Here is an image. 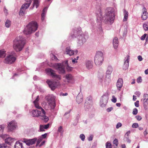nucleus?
I'll return each instance as SVG.
<instances>
[{
	"mask_svg": "<svg viewBox=\"0 0 148 148\" xmlns=\"http://www.w3.org/2000/svg\"><path fill=\"white\" fill-rule=\"evenodd\" d=\"M43 139L40 137L39 136L37 141L36 145H38L42 141Z\"/></svg>",
	"mask_w": 148,
	"mask_h": 148,
	"instance_id": "obj_44",
	"label": "nucleus"
},
{
	"mask_svg": "<svg viewBox=\"0 0 148 148\" xmlns=\"http://www.w3.org/2000/svg\"><path fill=\"white\" fill-rule=\"evenodd\" d=\"M63 63H55L53 65V67L57 70L59 73L63 74L65 73V66Z\"/></svg>",
	"mask_w": 148,
	"mask_h": 148,
	"instance_id": "obj_8",
	"label": "nucleus"
},
{
	"mask_svg": "<svg viewBox=\"0 0 148 148\" xmlns=\"http://www.w3.org/2000/svg\"><path fill=\"white\" fill-rule=\"evenodd\" d=\"M78 52L77 50L75 51L72 50L70 47H67L66 49L65 53L69 55L70 56H71L74 54H77Z\"/></svg>",
	"mask_w": 148,
	"mask_h": 148,
	"instance_id": "obj_18",
	"label": "nucleus"
},
{
	"mask_svg": "<svg viewBox=\"0 0 148 148\" xmlns=\"http://www.w3.org/2000/svg\"><path fill=\"white\" fill-rule=\"evenodd\" d=\"M129 60L128 59L125 60L124 65L123 67V69L124 70L127 69L129 66Z\"/></svg>",
	"mask_w": 148,
	"mask_h": 148,
	"instance_id": "obj_27",
	"label": "nucleus"
},
{
	"mask_svg": "<svg viewBox=\"0 0 148 148\" xmlns=\"http://www.w3.org/2000/svg\"><path fill=\"white\" fill-rule=\"evenodd\" d=\"M45 99L49 102V106L50 107L51 109L53 110L56 106L54 96L52 95H49L45 97Z\"/></svg>",
	"mask_w": 148,
	"mask_h": 148,
	"instance_id": "obj_7",
	"label": "nucleus"
},
{
	"mask_svg": "<svg viewBox=\"0 0 148 148\" xmlns=\"http://www.w3.org/2000/svg\"><path fill=\"white\" fill-rule=\"evenodd\" d=\"M113 143L116 146H117L118 145V140L117 139H115L113 141Z\"/></svg>",
	"mask_w": 148,
	"mask_h": 148,
	"instance_id": "obj_47",
	"label": "nucleus"
},
{
	"mask_svg": "<svg viewBox=\"0 0 148 148\" xmlns=\"http://www.w3.org/2000/svg\"><path fill=\"white\" fill-rule=\"evenodd\" d=\"M46 82L52 90H53L56 89V82L48 79Z\"/></svg>",
	"mask_w": 148,
	"mask_h": 148,
	"instance_id": "obj_16",
	"label": "nucleus"
},
{
	"mask_svg": "<svg viewBox=\"0 0 148 148\" xmlns=\"http://www.w3.org/2000/svg\"><path fill=\"white\" fill-rule=\"evenodd\" d=\"M50 56L51 59L53 60H58L56 57L53 54L51 55Z\"/></svg>",
	"mask_w": 148,
	"mask_h": 148,
	"instance_id": "obj_39",
	"label": "nucleus"
},
{
	"mask_svg": "<svg viewBox=\"0 0 148 148\" xmlns=\"http://www.w3.org/2000/svg\"><path fill=\"white\" fill-rule=\"evenodd\" d=\"M5 52L4 50H0V58H3L5 56Z\"/></svg>",
	"mask_w": 148,
	"mask_h": 148,
	"instance_id": "obj_30",
	"label": "nucleus"
},
{
	"mask_svg": "<svg viewBox=\"0 0 148 148\" xmlns=\"http://www.w3.org/2000/svg\"><path fill=\"white\" fill-rule=\"evenodd\" d=\"M93 136L92 135H90L88 138V141H90L92 140Z\"/></svg>",
	"mask_w": 148,
	"mask_h": 148,
	"instance_id": "obj_54",
	"label": "nucleus"
},
{
	"mask_svg": "<svg viewBox=\"0 0 148 148\" xmlns=\"http://www.w3.org/2000/svg\"><path fill=\"white\" fill-rule=\"evenodd\" d=\"M143 98L141 99V101L143 100V102L145 103L147 102L148 99V94H145L143 96Z\"/></svg>",
	"mask_w": 148,
	"mask_h": 148,
	"instance_id": "obj_32",
	"label": "nucleus"
},
{
	"mask_svg": "<svg viewBox=\"0 0 148 148\" xmlns=\"http://www.w3.org/2000/svg\"><path fill=\"white\" fill-rule=\"evenodd\" d=\"M132 127L133 128H137L138 127V125L137 123H134L133 124Z\"/></svg>",
	"mask_w": 148,
	"mask_h": 148,
	"instance_id": "obj_46",
	"label": "nucleus"
},
{
	"mask_svg": "<svg viewBox=\"0 0 148 148\" xmlns=\"http://www.w3.org/2000/svg\"><path fill=\"white\" fill-rule=\"evenodd\" d=\"M147 35V34H144L141 37V39L142 40H144L145 39V38L146 37V36Z\"/></svg>",
	"mask_w": 148,
	"mask_h": 148,
	"instance_id": "obj_57",
	"label": "nucleus"
},
{
	"mask_svg": "<svg viewBox=\"0 0 148 148\" xmlns=\"http://www.w3.org/2000/svg\"><path fill=\"white\" fill-rule=\"evenodd\" d=\"M76 101L78 103H80L83 101V96L80 92L78 94L76 97Z\"/></svg>",
	"mask_w": 148,
	"mask_h": 148,
	"instance_id": "obj_22",
	"label": "nucleus"
},
{
	"mask_svg": "<svg viewBox=\"0 0 148 148\" xmlns=\"http://www.w3.org/2000/svg\"><path fill=\"white\" fill-rule=\"evenodd\" d=\"M79 138L82 141H84L85 140V136L84 134H81L80 135Z\"/></svg>",
	"mask_w": 148,
	"mask_h": 148,
	"instance_id": "obj_41",
	"label": "nucleus"
},
{
	"mask_svg": "<svg viewBox=\"0 0 148 148\" xmlns=\"http://www.w3.org/2000/svg\"><path fill=\"white\" fill-rule=\"evenodd\" d=\"M143 12L142 15V18L143 20H145L147 18V12L146 9L145 8H143Z\"/></svg>",
	"mask_w": 148,
	"mask_h": 148,
	"instance_id": "obj_24",
	"label": "nucleus"
},
{
	"mask_svg": "<svg viewBox=\"0 0 148 148\" xmlns=\"http://www.w3.org/2000/svg\"><path fill=\"white\" fill-rule=\"evenodd\" d=\"M70 111H69L65 113L64 115V116L65 117L66 119H68L70 116Z\"/></svg>",
	"mask_w": 148,
	"mask_h": 148,
	"instance_id": "obj_37",
	"label": "nucleus"
},
{
	"mask_svg": "<svg viewBox=\"0 0 148 148\" xmlns=\"http://www.w3.org/2000/svg\"><path fill=\"white\" fill-rule=\"evenodd\" d=\"M45 71L48 74L50 75L52 77L59 80L61 79V76L56 74L54 71L52 69L47 68L45 70Z\"/></svg>",
	"mask_w": 148,
	"mask_h": 148,
	"instance_id": "obj_10",
	"label": "nucleus"
},
{
	"mask_svg": "<svg viewBox=\"0 0 148 148\" xmlns=\"http://www.w3.org/2000/svg\"><path fill=\"white\" fill-rule=\"evenodd\" d=\"M0 148H9L8 147L5 146V144L2 145L0 147Z\"/></svg>",
	"mask_w": 148,
	"mask_h": 148,
	"instance_id": "obj_60",
	"label": "nucleus"
},
{
	"mask_svg": "<svg viewBox=\"0 0 148 148\" xmlns=\"http://www.w3.org/2000/svg\"><path fill=\"white\" fill-rule=\"evenodd\" d=\"M92 105V101L91 97H88L84 104V108L86 110H88L91 108Z\"/></svg>",
	"mask_w": 148,
	"mask_h": 148,
	"instance_id": "obj_11",
	"label": "nucleus"
},
{
	"mask_svg": "<svg viewBox=\"0 0 148 148\" xmlns=\"http://www.w3.org/2000/svg\"><path fill=\"white\" fill-rule=\"evenodd\" d=\"M134 94L138 97H139L140 95V93L139 91H136L135 92Z\"/></svg>",
	"mask_w": 148,
	"mask_h": 148,
	"instance_id": "obj_61",
	"label": "nucleus"
},
{
	"mask_svg": "<svg viewBox=\"0 0 148 148\" xmlns=\"http://www.w3.org/2000/svg\"><path fill=\"white\" fill-rule=\"evenodd\" d=\"M118 40L117 37H115L113 40V44L114 48L116 49L118 46Z\"/></svg>",
	"mask_w": 148,
	"mask_h": 148,
	"instance_id": "obj_23",
	"label": "nucleus"
},
{
	"mask_svg": "<svg viewBox=\"0 0 148 148\" xmlns=\"http://www.w3.org/2000/svg\"><path fill=\"white\" fill-rule=\"evenodd\" d=\"M16 140L14 138L8 137L5 139V143L9 145H10L11 144Z\"/></svg>",
	"mask_w": 148,
	"mask_h": 148,
	"instance_id": "obj_21",
	"label": "nucleus"
},
{
	"mask_svg": "<svg viewBox=\"0 0 148 148\" xmlns=\"http://www.w3.org/2000/svg\"><path fill=\"white\" fill-rule=\"evenodd\" d=\"M65 78L66 82L69 83H72L74 82L73 76L70 74H67L63 76Z\"/></svg>",
	"mask_w": 148,
	"mask_h": 148,
	"instance_id": "obj_15",
	"label": "nucleus"
},
{
	"mask_svg": "<svg viewBox=\"0 0 148 148\" xmlns=\"http://www.w3.org/2000/svg\"><path fill=\"white\" fill-rule=\"evenodd\" d=\"M39 100V98L38 96L36 98L35 101H33V103L35 107L37 110H33L30 112L32 116L34 117H38L41 116L44 121L47 122L49 120V118L45 115L46 112L44 110L41 106H39L38 102Z\"/></svg>",
	"mask_w": 148,
	"mask_h": 148,
	"instance_id": "obj_1",
	"label": "nucleus"
},
{
	"mask_svg": "<svg viewBox=\"0 0 148 148\" xmlns=\"http://www.w3.org/2000/svg\"><path fill=\"white\" fill-rule=\"evenodd\" d=\"M137 82L138 83H141L142 81V79L141 77H139L137 80Z\"/></svg>",
	"mask_w": 148,
	"mask_h": 148,
	"instance_id": "obj_45",
	"label": "nucleus"
},
{
	"mask_svg": "<svg viewBox=\"0 0 148 148\" xmlns=\"http://www.w3.org/2000/svg\"><path fill=\"white\" fill-rule=\"evenodd\" d=\"M47 133H45L43 134H42L41 136H40L43 139L44 138H45L47 136Z\"/></svg>",
	"mask_w": 148,
	"mask_h": 148,
	"instance_id": "obj_52",
	"label": "nucleus"
},
{
	"mask_svg": "<svg viewBox=\"0 0 148 148\" xmlns=\"http://www.w3.org/2000/svg\"><path fill=\"white\" fill-rule=\"evenodd\" d=\"M17 126V123L15 121H12L8 124V129L11 131L15 129Z\"/></svg>",
	"mask_w": 148,
	"mask_h": 148,
	"instance_id": "obj_17",
	"label": "nucleus"
},
{
	"mask_svg": "<svg viewBox=\"0 0 148 148\" xmlns=\"http://www.w3.org/2000/svg\"><path fill=\"white\" fill-rule=\"evenodd\" d=\"M124 139L125 141L129 143H130L131 142V140L128 137L125 136L124 138Z\"/></svg>",
	"mask_w": 148,
	"mask_h": 148,
	"instance_id": "obj_42",
	"label": "nucleus"
},
{
	"mask_svg": "<svg viewBox=\"0 0 148 148\" xmlns=\"http://www.w3.org/2000/svg\"><path fill=\"white\" fill-rule=\"evenodd\" d=\"M85 65L88 69H92L93 67V62L91 60H86L85 62Z\"/></svg>",
	"mask_w": 148,
	"mask_h": 148,
	"instance_id": "obj_19",
	"label": "nucleus"
},
{
	"mask_svg": "<svg viewBox=\"0 0 148 148\" xmlns=\"http://www.w3.org/2000/svg\"><path fill=\"white\" fill-rule=\"evenodd\" d=\"M58 132L60 133L61 134H63L64 131L62 126H60L58 127Z\"/></svg>",
	"mask_w": 148,
	"mask_h": 148,
	"instance_id": "obj_38",
	"label": "nucleus"
},
{
	"mask_svg": "<svg viewBox=\"0 0 148 148\" xmlns=\"http://www.w3.org/2000/svg\"><path fill=\"white\" fill-rule=\"evenodd\" d=\"M32 0H25V1H26L27 3L31 4L32 1Z\"/></svg>",
	"mask_w": 148,
	"mask_h": 148,
	"instance_id": "obj_63",
	"label": "nucleus"
},
{
	"mask_svg": "<svg viewBox=\"0 0 148 148\" xmlns=\"http://www.w3.org/2000/svg\"><path fill=\"white\" fill-rule=\"evenodd\" d=\"M121 126L122 124L120 123H118L116 125V128L117 129H118L120 127H121Z\"/></svg>",
	"mask_w": 148,
	"mask_h": 148,
	"instance_id": "obj_50",
	"label": "nucleus"
},
{
	"mask_svg": "<svg viewBox=\"0 0 148 148\" xmlns=\"http://www.w3.org/2000/svg\"><path fill=\"white\" fill-rule=\"evenodd\" d=\"M135 106L136 107H138L139 106V101H137L136 102L134 103Z\"/></svg>",
	"mask_w": 148,
	"mask_h": 148,
	"instance_id": "obj_58",
	"label": "nucleus"
},
{
	"mask_svg": "<svg viewBox=\"0 0 148 148\" xmlns=\"http://www.w3.org/2000/svg\"><path fill=\"white\" fill-rule=\"evenodd\" d=\"M110 79L108 78L107 79H106L105 82L106 84H108L110 82Z\"/></svg>",
	"mask_w": 148,
	"mask_h": 148,
	"instance_id": "obj_56",
	"label": "nucleus"
},
{
	"mask_svg": "<svg viewBox=\"0 0 148 148\" xmlns=\"http://www.w3.org/2000/svg\"><path fill=\"white\" fill-rule=\"evenodd\" d=\"M37 139L34 138L32 139L28 140L26 138H23L21 139V141L24 142L28 146L34 144L37 141Z\"/></svg>",
	"mask_w": 148,
	"mask_h": 148,
	"instance_id": "obj_13",
	"label": "nucleus"
},
{
	"mask_svg": "<svg viewBox=\"0 0 148 148\" xmlns=\"http://www.w3.org/2000/svg\"><path fill=\"white\" fill-rule=\"evenodd\" d=\"M112 101L114 103H116V99L114 96H112Z\"/></svg>",
	"mask_w": 148,
	"mask_h": 148,
	"instance_id": "obj_49",
	"label": "nucleus"
},
{
	"mask_svg": "<svg viewBox=\"0 0 148 148\" xmlns=\"http://www.w3.org/2000/svg\"><path fill=\"white\" fill-rule=\"evenodd\" d=\"M47 7H45L42 10V12L41 14V20L42 21H43L45 19V16L47 10Z\"/></svg>",
	"mask_w": 148,
	"mask_h": 148,
	"instance_id": "obj_25",
	"label": "nucleus"
},
{
	"mask_svg": "<svg viewBox=\"0 0 148 148\" xmlns=\"http://www.w3.org/2000/svg\"><path fill=\"white\" fill-rule=\"evenodd\" d=\"M78 31L77 30H74L71 34V36L72 38L77 37L78 40L77 44L78 46H80L83 45L86 42V39L84 38V35L82 34L81 30V28Z\"/></svg>",
	"mask_w": 148,
	"mask_h": 148,
	"instance_id": "obj_4",
	"label": "nucleus"
},
{
	"mask_svg": "<svg viewBox=\"0 0 148 148\" xmlns=\"http://www.w3.org/2000/svg\"><path fill=\"white\" fill-rule=\"evenodd\" d=\"M11 24V21L9 20H7L5 22V26L7 28H9Z\"/></svg>",
	"mask_w": 148,
	"mask_h": 148,
	"instance_id": "obj_36",
	"label": "nucleus"
},
{
	"mask_svg": "<svg viewBox=\"0 0 148 148\" xmlns=\"http://www.w3.org/2000/svg\"><path fill=\"white\" fill-rule=\"evenodd\" d=\"M130 131H129L126 133L125 134V135H126L127 136V137H128V136H129V134H130Z\"/></svg>",
	"mask_w": 148,
	"mask_h": 148,
	"instance_id": "obj_62",
	"label": "nucleus"
},
{
	"mask_svg": "<svg viewBox=\"0 0 148 148\" xmlns=\"http://www.w3.org/2000/svg\"><path fill=\"white\" fill-rule=\"evenodd\" d=\"M108 96L107 94L103 95L101 98L100 101V106L103 107L106 106L108 99Z\"/></svg>",
	"mask_w": 148,
	"mask_h": 148,
	"instance_id": "obj_12",
	"label": "nucleus"
},
{
	"mask_svg": "<svg viewBox=\"0 0 148 148\" xmlns=\"http://www.w3.org/2000/svg\"><path fill=\"white\" fill-rule=\"evenodd\" d=\"M15 148H22L23 147L22 144L19 141H17L14 145Z\"/></svg>",
	"mask_w": 148,
	"mask_h": 148,
	"instance_id": "obj_28",
	"label": "nucleus"
},
{
	"mask_svg": "<svg viewBox=\"0 0 148 148\" xmlns=\"http://www.w3.org/2000/svg\"><path fill=\"white\" fill-rule=\"evenodd\" d=\"M136 118L138 121H140L142 119L141 117L139 115L136 116Z\"/></svg>",
	"mask_w": 148,
	"mask_h": 148,
	"instance_id": "obj_55",
	"label": "nucleus"
},
{
	"mask_svg": "<svg viewBox=\"0 0 148 148\" xmlns=\"http://www.w3.org/2000/svg\"><path fill=\"white\" fill-rule=\"evenodd\" d=\"M113 109V108L112 107H110L109 108H108L106 109V111L108 112H110Z\"/></svg>",
	"mask_w": 148,
	"mask_h": 148,
	"instance_id": "obj_53",
	"label": "nucleus"
},
{
	"mask_svg": "<svg viewBox=\"0 0 148 148\" xmlns=\"http://www.w3.org/2000/svg\"><path fill=\"white\" fill-rule=\"evenodd\" d=\"M113 71V68L111 65H108L106 73L107 75H110Z\"/></svg>",
	"mask_w": 148,
	"mask_h": 148,
	"instance_id": "obj_26",
	"label": "nucleus"
},
{
	"mask_svg": "<svg viewBox=\"0 0 148 148\" xmlns=\"http://www.w3.org/2000/svg\"><path fill=\"white\" fill-rule=\"evenodd\" d=\"M43 125L44 126V129H47L49 127L50 125V124L49 123H48L46 125Z\"/></svg>",
	"mask_w": 148,
	"mask_h": 148,
	"instance_id": "obj_51",
	"label": "nucleus"
},
{
	"mask_svg": "<svg viewBox=\"0 0 148 148\" xmlns=\"http://www.w3.org/2000/svg\"><path fill=\"white\" fill-rule=\"evenodd\" d=\"M138 60L140 61H141L142 60H143V58H142V57L141 56H139L138 57Z\"/></svg>",
	"mask_w": 148,
	"mask_h": 148,
	"instance_id": "obj_59",
	"label": "nucleus"
},
{
	"mask_svg": "<svg viewBox=\"0 0 148 148\" xmlns=\"http://www.w3.org/2000/svg\"><path fill=\"white\" fill-rule=\"evenodd\" d=\"M44 128L43 125H40V132L44 131Z\"/></svg>",
	"mask_w": 148,
	"mask_h": 148,
	"instance_id": "obj_48",
	"label": "nucleus"
},
{
	"mask_svg": "<svg viewBox=\"0 0 148 148\" xmlns=\"http://www.w3.org/2000/svg\"><path fill=\"white\" fill-rule=\"evenodd\" d=\"M115 14L114 9L112 8H109L105 10L104 15V22L107 24L111 25L114 22Z\"/></svg>",
	"mask_w": 148,
	"mask_h": 148,
	"instance_id": "obj_2",
	"label": "nucleus"
},
{
	"mask_svg": "<svg viewBox=\"0 0 148 148\" xmlns=\"http://www.w3.org/2000/svg\"><path fill=\"white\" fill-rule=\"evenodd\" d=\"M30 4L28 3H24L21 7L19 12V15L23 16L25 13V11L30 6Z\"/></svg>",
	"mask_w": 148,
	"mask_h": 148,
	"instance_id": "obj_14",
	"label": "nucleus"
},
{
	"mask_svg": "<svg viewBox=\"0 0 148 148\" xmlns=\"http://www.w3.org/2000/svg\"><path fill=\"white\" fill-rule=\"evenodd\" d=\"M143 27L145 30H148V22L144 23L143 24Z\"/></svg>",
	"mask_w": 148,
	"mask_h": 148,
	"instance_id": "obj_33",
	"label": "nucleus"
},
{
	"mask_svg": "<svg viewBox=\"0 0 148 148\" xmlns=\"http://www.w3.org/2000/svg\"><path fill=\"white\" fill-rule=\"evenodd\" d=\"M103 61V53L101 51H97L95 57L94 61L95 64L97 66L101 65Z\"/></svg>",
	"mask_w": 148,
	"mask_h": 148,
	"instance_id": "obj_6",
	"label": "nucleus"
},
{
	"mask_svg": "<svg viewBox=\"0 0 148 148\" xmlns=\"http://www.w3.org/2000/svg\"><path fill=\"white\" fill-rule=\"evenodd\" d=\"M138 113V110L136 108H134L132 112V113L134 115H136Z\"/></svg>",
	"mask_w": 148,
	"mask_h": 148,
	"instance_id": "obj_43",
	"label": "nucleus"
},
{
	"mask_svg": "<svg viewBox=\"0 0 148 148\" xmlns=\"http://www.w3.org/2000/svg\"><path fill=\"white\" fill-rule=\"evenodd\" d=\"M64 64L65 65V66H66V69L67 70V71H71L72 70V68L69 66L68 65V61H66L64 62Z\"/></svg>",
	"mask_w": 148,
	"mask_h": 148,
	"instance_id": "obj_29",
	"label": "nucleus"
},
{
	"mask_svg": "<svg viewBox=\"0 0 148 148\" xmlns=\"http://www.w3.org/2000/svg\"><path fill=\"white\" fill-rule=\"evenodd\" d=\"M124 18L123 19V21H126L127 19L128 16V12L125 10L124 12Z\"/></svg>",
	"mask_w": 148,
	"mask_h": 148,
	"instance_id": "obj_31",
	"label": "nucleus"
},
{
	"mask_svg": "<svg viewBox=\"0 0 148 148\" xmlns=\"http://www.w3.org/2000/svg\"><path fill=\"white\" fill-rule=\"evenodd\" d=\"M25 39L22 36L16 37L13 41V48L16 51H21L25 44Z\"/></svg>",
	"mask_w": 148,
	"mask_h": 148,
	"instance_id": "obj_3",
	"label": "nucleus"
},
{
	"mask_svg": "<svg viewBox=\"0 0 148 148\" xmlns=\"http://www.w3.org/2000/svg\"><path fill=\"white\" fill-rule=\"evenodd\" d=\"M123 84V79L121 78L119 79L116 83V86L117 89L119 90H120L121 88L122 87Z\"/></svg>",
	"mask_w": 148,
	"mask_h": 148,
	"instance_id": "obj_20",
	"label": "nucleus"
},
{
	"mask_svg": "<svg viewBox=\"0 0 148 148\" xmlns=\"http://www.w3.org/2000/svg\"><path fill=\"white\" fill-rule=\"evenodd\" d=\"M39 0H34V3L32 8L35 5L36 8H37L39 6Z\"/></svg>",
	"mask_w": 148,
	"mask_h": 148,
	"instance_id": "obj_34",
	"label": "nucleus"
},
{
	"mask_svg": "<svg viewBox=\"0 0 148 148\" xmlns=\"http://www.w3.org/2000/svg\"><path fill=\"white\" fill-rule=\"evenodd\" d=\"M16 60V58L12 55H8L5 58L3 62L4 63L11 64L14 62Z\"/></svg>",
	"mask_w": 148,
	"mask_h": 148,
	"instance_id": "obj_9",
	"label": "nucleus"
},
{
	"mask_svg": "<svg viewBox=\"0 0 148 148\" xmlns=\"http://www.w3.org/2000/svg\"><path fill=\"white\" fill-rule=\"evenodd\" d=\"M5 127V125H0V136L2 134Z\"/></svg>",
	"mask_w": 148,
	"mask_h": 148,
	"instance_id": "obj_35",
	"label": "nucleus"
},
{
	"mask_svg": "<svg viewBox=\"0 0 148 148\" xmlns=\"http://www.w3.org/2000/svg\"><path fill=\"white\" fill-rule=\"evenodd\" d=\"M106 148H112V145L110 143L107 142L106 143Z\"/></svg>",
	"mask_w": 148,
	"mask_h": 148,
	"instance_id": "obj_40",
	"label": "nucleus"
},
{
	"mask_svg": "<svg viewBox=\"0 0 148 148\" xmlns=\"http://www.w3.org/2000/svg\"><path fill=\"white\" fill-rule=\"evenodd\" d=\"M72 62L73 63H75V62H77V59L75 58H74V59H73L72 60Z\"/></svg>",
	"mask_w": 148,
	"mask_h": 148,
	"instance_id": "obj_64",
	"label": "nucleus"
},
{
	"mask_svg": "<svg viewBox=\"0 0 148 148\" xmlns=\"http://www.w3.org/2000/svg\"><path fill=\"white\" fill-rule=\"evenodd\" d=\"M38 28L37 22L32 21L27 25L24 30V33L27 35L30 34L37 30Z\"/></svg>",
	"mask_w": 148,
	"mask_h": 148,
	"instance_id": "obj_5",
	"label": "nucleus"
}]
</instances>
